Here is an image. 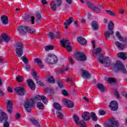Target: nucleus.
Masks as SVG:
<instances>
[{"label":"nucleus","instance_id":"obj_1","mask_svg":"<svg viewBox=\"0 0 127 127\" xmlns=\"http://www.w3.org/2000/svg\"><path fill=\"white\" fill-rule=\"evenodd\" d=\"M38 101H42L45 105L48 104V99L44 95H37L35 97L31 99H27L24 104V107L27 112H30L31 108L34 106L35 103H37Z\"/></svg>","mask_w":127,"mask_h":127},{"label":"nucleus","instance_id":"obj_2","mask_svg":"<svg viewBox=\"0 0 127 127\" xmlns=\"http://www.w3.org/2000/svg\"><path fill=\"white\" fill-rule=\"evenodd\" d=\"M17 30L19 34H24L26 32H29V33H35L36 32V31L34 29H31V28L26 26H18L17 27Z\"/></svg>","mask_w":127,"mask_h":127},{"label":"nucleus","instance_id":"obj_3","mask_svg":"<svg viewBox=\"0 0 127 127\" xmlns=\"http://www.w3.org/2000/svg\"><path fill=\"white\" fill-rule=\"evenodd\" d=\"M113 67L115 70L120 71V72H122L124 74L127 73V69L125 68V66H124L123 63L120 61H117L116 63L113 64Z\"/></svg>","mask_w":127,"mask_h":127},{"label":"nucleus","instance_id":"obj_4","mask_svg":"<svg viewBox=\"0 0 127 127\" xmlns=\"http://www.w3.org/2000/svg\"><path fill=\"white\" fill-rule=\"evenodd\" d=\"M114 23L113 21H110L108 25V30L105 32V35L106 38H110L111 35L114 34Z\"/></svg>","mask_w":127,"mask_h":127},{"label":"nucleus","instance_id":"obj_5","mask_svg":"<svg viewBox=\"0 0 127 127\" xmlns=\"http://www.w3.org/2000/svg\"><path fill=\"white\" fill-rule=\"evenodd\" d=\"M97 59L99 62L101 64H106V66H111L112 65V62L108 57L105 58L104 56L100 55Z\"/></svg>","mask_w":127,"mask_h":127},{"label":"nucleus","instance_id":"obj_6","mask_svg":"<svg viewBox=\"0 0 127 127\" xmlns=\"http://www.w3.org/2000/svg\"><path fill=\"white\" fill-rule=\"evenodd\" d=\"M62 5V0H53L51 2L50 7L53 11L57 10V7Z\"/></svg>","mask_w":127,"mask_h":127},{"label":"nucleus","instance_id":"obj_7","mask_svg":"<svg viewBox=\"0 0 127 127\" xmlns=\"http://www.w3.org/2000/svg\"><path fill=\"white\" fill-rule=\"evenodd\" d=\"M23 47V44L21 42H17L15 44V53L18 57H21L22 54H23V50H22Z\"/></svg>","mask_w":127,"mask_h":127},{"label":"nucleus","instance_id":"obj_8","mask_svg":"<svg viewBox=\"0 0 127 127\" xmlns=\"http://www.w3.org/2000/svg\"><path fill=\"white\" fill-rule=\"evenodd\" d=\"M73 58L77 61H85L87 58L83 52H78L73 55Z\"/></svg>","mask_w":127,"mask_h":127},{"label":"nucleus","instance_id":"obj_9","mask_svg":"<svg viewBox=\"0 0 127 127\" xmlns=\"http://www.w3.org/2000/svg\"><path fill=\"white\" fill-rule=\"evenodd\" d=\"M58 59L57 57L54 55L49 54L47 58V62L48 64H56L57 63Z\"/></svg>","mask_w":127,"mask_h":127},{"label":"nucleus","instance_id":"obj_10","mask_svg":"<svg viewBox=\"0 0 127 127\" xmlns=\"http://www.w3.org/2000/svg\"><path fill=\"white\" fill-rule=\"evenodd\" d=\"M60 42L63 47L66 48L67 51H71V50H72V47L71 46L68 39H66L65 40L64 39L60 41Z\"/></svg>","mask_w":127,"mask_h":127},{"label":"nucleus","instance_id":"obj_11","mask_svg":"<svg viewBox=\"0 0 127 127\" xmlns=\"http://www.w3.org/2000/svg\"><path fill=\"white\" fill-rule=\"evenodd\" d=\"M106 127H118L119 123L116 121L115 118H111L109 120V123L106 124Z\"/></svg>","mask_w":127,"mask_h":127},{"label":"nucleus","instance_id":"obj_12","mask_svg":"<svg viewBox=\"0 0 127 127\" xmlns=\"http://www.w3.org/2000/svg\"><path fill=\"white\" fill-rule=\"evenodd\" d=\"M62 102L66 107L71 109L74 107V103L72 101L69 99H64L62 100Z\"/></svg>","mask_w":127,"mask_h":127},{"label":"nucleus","instance_id":"obj_13","mask_svg":"<svg viewBox=\"0 0 127 127\" xmlns=\"http://www.w3.org/2000/svg\"><path fill=\"white\" fill-rule=\"evenodd\" d=\"M109 108L111 111H117L119 108V104L116 101H112L109 104Z\"/></svg>","mask_w":127,"mask_h":127},{"label":"nucleus","instance_id":"obj_14","mask_svg":"<svg viewBox=\"0 0 127 127\" xmlns=\"http://www.w3.org/2000/svg\"><path fill=\"white\" fill-rule=\"evenodd\" d=\"M6 108L9 114L10 115L11 114H12V111L13 109L12 108V102L11 101L7 100L6 102Z\"/></svg>","mask_w":127,"mask_h":127},{"label":"nucleus","instance_id":"obj_15","mask_svg":"<svg viewBox=\"0 0 127 127\" xmlns=\"http://www.w3.org/2000/svg\"><path fill=\"white\" fill-rule=\"evenodd\" d=\"M87 5L89 7V8H91L92 9V10H94L95 12H100L101 9L99 8L98 7L95 6L94 5H93V3L91 2H86Z\"/></svg>","mask_w":127,"mask_h":127},{"label":"nucleus","instance_id":"obj_16","mask_svg":"<svg viewBox=\"0 0 127 127\" xmlns=\"http://www.w3.org/2000/svg\"><path fill=\"white\" fill-rule=\"evenodd\" d=\"M1 37L2 38L0 37V42H2L3 40L5 42L7 43V42H9L10 40V37L6 35V34H2Z\"/></svg>","mask_w":127,"mask_h":127},{"label":"nucleus","instance_id":"obj_17","mask_svg":"<svg viewBox=\"0 0 127 127\" xmlns=\"http://www.w3.org/2000/svg\"><path fill=\"white\" fill-rule=\"evenodd\" d=\"M15 92L19 96H23L24 95V88L20 87H16L14 89Z\"/></svg>","mask_w":127,"mask_h":127},{"label":"nucleus","instance_id":"obj_18","mask_svg":"<svg viewBox=\"0 0 127 127\" xmlns=\"http://www.w3.org/2000/svg\"><path fill=\"white\" fill-rule=\"evenodd\" d=\"M115 34L120 41H122V42H127V38H124L123 36L121 35V33H119V31H116Z\"/></svg>","mask_w":127,"mask_h":127},{"label":"nucleus","instance_id":"obj_19","mask_svg":"<svg viewBox=\"0 0 127 127\" xmlns=\"http://www.w3.org/2000/svg\"><path fill=\"white\" fill-rule=\"evenodd\" d=\"M7 115L5 114V113L0 111V122H2L3 120L6 122L7 121Z\"/></svg>","mask_w":127,"mask_h":127},{"label":"nucleus","instance_id":"obj_20","mask_svg":"<svg viewBox=\"0 0 127 127\" xmlns=\"http://www.w3.org/2000/svg\"><path fill=\"white\" fill-rule=\"evenodd\" d=\"M82 118L85 121H88L91 119V115L88 112H84L82 114Z\"/></svg>","mask_w":127,"mask_h":127},{"label":"nucleus","instance_id":"obj_21","mask_svg":"<svg viewBox=\"0 0 127 127\" xmlns=\"http://www.w3.org/2000/svg\"><path fill=\"white\" fill-rule=\"evenodd\" d=\"M27 83L28 84L29 87L31 89V90L35 89V83L31 79H28L27 81Z\"/></svg>","mask_w":127,"mask_h":127},{"label":"nucleus","instance_id":"obj_22","mask_svg":"<svg viewBox=\"0 0 127 127\" xmlns=\"http://www.w3.org/2000/svg\"><path fill=\"white\" fill-rule=\"evenodd\" d=\"M77 40L81 45H86L87 44V41L82 37H78Z\"/></svg>","mask_w":127,"mask_h":127},{"label":"nucleus","instance_id":"obj_23","mask_svg":"<svg viewBox=\"0 0 127 127\" xmlns=\"http://www.w3.org/2000/svg\"><path fill=\"white\" fill-rule=\"evenodd\" d=\"M82 76L83 79H90V73L86 70L82 71Z\"/></svg>","mask_w":127,"mask_h":127},{"label":"nucleus","instance_id":"obj_24","mask_svg":"<svg viewBox=\"0 0 127 127\" xmlns=\"http://www.w3.org/2000/svg\"><path fill=\"white\" fill-rule=\"evenodd\" d=\"M117 56L119 58L123 59V60H126L127 58V53L120 52L117 54Z\"/></svg>","mask_w":127,"mask_h":127},{"label":"nucleus","instance_id":"obj_25","mask_svg":"<svg viewBox=\"0 0 127 127\" xmlns=\"http://www.w3.org/2000/svg\"><path fill=\"white\" fill-rule=\"evenodd\" d=\"M30 122L31 124H32V125L35 126V127H41V126L39 124V123H38V122H37V120H36L34 118L31 119L30 120Z\"/></svg>","mask_w":127,"mask_h":127},{"label":"nucleus","instance_id":"obj_26","mask_svg":"<svg viewBox=\"0 0 127 127\" xmlns=\"http://www.w3.org/2000/svg\"><path fill=\"white\" fill-rule=\"evenodd\" d=\"M92 27L93 30H98L99 29V23L96 21H94L92 23Z\"/></svg>","mask_w":127,"mask_h":127},{"label":"nucleus","instance_id":"obj_27","mask_svg":"<svg viewBox=\"0 0 127 127\" xmlns=\"http://www.w3.org/2000/svg\"><path fill=\"white\" fill-rule=\"evenodd\" d=\"M1 20L3 24H7L8 23V18L5 15L1 16Z\"/></svg>","mask_w":127,"mask_h":127},{"label":"nucleus","instance_id":"obj_28","mask_svg":"<svg viewBox=\"0 0 127 127\" xmlns=\"http://www.w3.org/2000/svg\"><path fill=\"white\" fill-rule=\"evenodd\" d=\"M46 80L47 82L50 83L51 84H54V83H55V80H54L53 76H52L47 77Z\"/></svg>","mask_w":127,"mask_h":127},{"label":"nucleus","instance_id":"obj_29","mask_svg":"<svg viewBox=\"0 0 127 127\" xmlns=\"http://www.w3.org/2000/svg\"><path fill=\"white\" fill-rule=\"evenodd\" d=\"M97 87L98 89L101 92V93H104L105 92V90H106V87L104 86L103 84L99 83L97 85Z\"/></svg>","mask_w":127,"mask_h":127},{"label":"nucleus","instance_id":"obj_30","mask_svg":"<svg viewBox=\"0 0 127 127\" xmlns=\"http://www.w3.org/2000/svg\"><path fill=\"white\" fill-rule=\"evenodd\" d=\"M34 62L37 63L40 68H43V64H42V61L39 58H36L34 60Z\"/></svg>","mask_w":127,"mask_h":127},{"label":"nucleus","instance_id":"obj_31","mask_svg":"<svg viewBox=\"0 0 127 127\" xmlns=\"http://www.w3.org/2000/svg\"><path fill=\"white\" fill-rule=\"evenodd\" d=\"M115 44L119 49H123V48L125 47V45L121 43L118 41H115Z\"/></svg>","mask_w":127,"mask_h":127},{"label":"nucleus","instance_id":"obj_32","mask_svg":"<svg viewBox=\"0 0 127 127\" xmlns=\"http://www.w3.org/2000/svg\"><path fill=\"white\" fill-rule=\"evenodd\" d=\"M73 118L75 124H76V125H80V122H81V121H80V119H79L78 116H77L76 114H74Z\"/></svg>","mask_w":127,"mask_h":127},{"label":"nucleus","instance_id":"obj_33","mask_svg":"<svg viewBox=\"0 0 127 127\" xmlns=\"http://www.w3.org/2000/svg\"><path fill=\"white\" fill-rule=\"evenodd\" d=\"M74 20V19H73V17H70L69 19L66 20L64 23V25H70L72 22H73Z\"/></svg>","mask_w":127,"mask_h":127},{"label":"nucleus","instance_id":"obj_34","mask_svg":"<svg viewBox=\"0 0 127 127\" xmlns=\"http://www.w3.org/2000/svg\"><path fill=\"white\" fill-rule=\"evenodd\" d=\"M57 117H58V119H60V120H62L63 118H64V115L63 114H62L60 111H57L56 112Z\"/></svg>","mask_w":127,"mask_h":127},{"label":"nucleus","instance_id":"obj_35","mask_svg":"<svg viewBox=\"0 0 127 127\" xmlns=\"http://www.w3.org/2000/svg\"><path fill=\"white\" fill-rule=\"evenodd\" d=\"M54 109H56V110H58L59 111L61 110V106H60V104L57 103H54Z\"/></svg>","mask_w":127,"mask_h":127},{"label":"nucleus","instance_id":"obj_36","mask_svg":"<svg viewBox=\"0 0 127 127\" xmlns=\"http://www.w3.org/2000/svg\"><path fill=\"white\" fill-rule=\"evenodd\" d=\"M37 107L40 110H43L44 109V105L42 102H38L37 103Z\"/></svg>","mask_w":127,"mask_h":127},{"label":"nucleus","instance_id":"obj_37","mask_svg":"<svg viewBox=\"0 0 127 127\" xmlns=\"http://www.w3.org/2000/svg\"><path fill=\"white\" fill-rule=\"evenodd\" d=\"M101 51H102V48H97L95 50V51L94 52V53H95L96 56H97V55H99V54H100V53H101Z\"/></svg>","mask_w":127,"mask_h":127},{"label":"nucleus","instance_id":"obj_38","mask_svg":"<svg viewBox=\"0 0 127 127\" xmlns=\"http://www.w3.org/2000/svg\"><path fill=\"white\" fill-rule=\"evenodd\" d=\"M116 81H117V80L114 78L110 77L108 79V82L110 84H112V83H116Z\"/></svg>","mask_w":127,"mask_h":127},{"label":"nucleus","instance_id":"obj_39","mask_svg":"<svg viewBox=\"0 0 127 127\" xmlns=\"http://www.w3.org/2000/svg\"><path fill=\"white\" fill-rule=\"evenodd\" d=\"M66 82H69V81L71 82V85L74 86V81H73V78L71 77H68L67 78H66Z\"/></svg>","mask_w":127,"mask_h":127},{"label":"nucleus","instance_id":"obj_40","mask_svg":"<svg viewBox=\"0 0 127 127\" xmlns=\"http://www.w3.org/2000/svg\"><path fill=\"white\" fill-rule=\"evenodd\" d=\"M32 75L35 80H37V74L35 72V71H34V69L32 70Z\"/></svg>","mask_w":127,"mask_h":127},{"label":"nucleus","instance_id":"obj_41","mask_svg":"<svg viewBox=\"0 0 127 127\" xmlns=\"http://www.w3.org/2000/svg\"><path fill=\"white\" fill-rule=\"evenodd\" d=\"M106 12L110 15H112V16H116V13L111 10H107Z\"/></svg>","mask_w":127,"mask_h":127},{"label":"nucleus","instance_id":"obj_42","mask_svg":"<svg viewBox=\"0 0 127 127\" xmlns=\"http://www.w3.org/2000/svg\"><path fill=\"white\" fill-rule=\"evenodd\" d=\"M16 81L19 82H22V81H23V77L18 75L16 77Z\"/></svg>","mask_w":127,"mask_h":127},{"label":"nucleus","instance_id":"obj_43","mask_svg":"<svg viewBox=\"0 0 127 127\" xmlns=\"http://www.w3.org/2000/svg\"><path fill=\"white\" fill-rule=\"evenodd\" d=\"M46 51H49V50H53L54 47L53 46H47L45 48Z\"/></svg>","mask_w":127,"mask_h":127},{"label":"nucleus","instance_id":"obj_44","mask_svg":"<svg viewBox=\"0 0 127 127\" xmlns=\"http://www.w3.org/2000/svg\"><path fill=\"white\" fill-rule=\"evenodd\" d=\"M45 91L46 92V93H48V94H51V93H52L53 90H52V89H50L47 87L45 89Z\"/></svg>","mask_w":127,"mask_h":127},{"label":"nucleus","instance_id":"obj_45","mask_svg":"<svg viewBox=\"0 0 127 127\" xmlns=\"http://www.w3.org/2000/svg\"><path fill=\"white\" fill-rule=\"evenodd\" d=\"M21 59L25 64H27V63H28V60H27V58H26L25 56H23L21 58Z\"/></svg>","mask_w":127,"mask_h":127},{"label":"nucleus","instance_id":"obj_46","mask_svg":"<svg viewBox=\"0 0 127 127\" xmlns=\"http://www.w3.org/2000/svg\"><path fill=\"white\" fill-rule=\"evenodd\" d=\"M80 127H87L86 126V123L84 122V120H82L80 121Z\"/></svg>","mask_w":127,"mask_h":127},{"label":"nucleus","instance_id":"obj_47","mask_svg":"<svg viewBox=\"0 0 127 127\" xmlns=\"http://www.w3.org/2000/svg\"><path fill=\"white\" fill-rule=\"evenodd\" d=\"M91 115L93 121H97V116H96V114L94 112H92L91 113Z\"/></svg>","mask_w":127,"mask_h":127},{"label":"nucleus","instance_id":"obj_48","mask_svg":"<svg viewBox=\"0 0 127 127\" xmlns=\"http://www.w3.org/2000/svg\"><path fill=\"white\" fill-rule=\"evenodd\" d=\"M62 93L64 96H65V97H68V92L66 90H63L62 91Z\"/></svg>","mask_w":127,"mask_h":127},{"label":"nucleus","instance_id":"obj_49","mask_svg":"<svg viewBox=\"0 0 127 127\" xmlns=\"http://www.w3.org/2000/svg\"><path fill=\"white\" fill-rule=\"evenodd\" d=\"M36 16L38 20H39V19L41 18V15L40 14V13L39 12H36Z\"/></svg>","mask_w":127,"mask_h":127},{"label":"nucleus","instance_id":"obj_50","mask_svg":"<svg viewBox=\"0 0 127 127\" xmlns=\"http://www.w3.org/2000/svg\"><path fill=\"white\" fill-rule=\"evenodd\" d=\"M55 36L56 38H61V33H60V32H56V34Z\"/></svg>","mask_w":127,"mask_h":127},{"label":"nucleus","instance_id":"obj_51","mask_svg":"<svg viewBox=\"0 0 127 127\" xmlns=\"http://www.w3.org/2000/svg\"><path fill=\"white\" fill-rule=\"evenodd\" d=\"M35 20V17L34 16H31L30 19L31 24H34V21Z\"/></svg>","mask_w":127,"mask_h":127},{"label":"nucleus","instance_id":"obj_52","mask_svg":"<svg viewBox=\"0 0 127 127\" xmlns=\"http://www.w3.org/2000/svg\"><path fill=\"white\" fill-rule=\"evenodd\" d=\"M105 114H106V112H105V111L104 110H100L99 112V115H100V116H104Z\"/></svg>","mask_w":127,"mask_h":127},{"label":"nucleus","instance_id":"obj_53","mask_svg":"<svg viewBox=\"0 0 127 127\" xmlns=\"http://www.w3.org/2000/svg\"><path fill=\"white\" fill-rule=\"evenodd\" d=\"M114 95L116 96L117 99H120V94H119V92H118L117 90H115Z\"/></svg>","mask_w":127,"mask_h":127},{"label":"nucleus","instance_id":"obj_54","mask_svg":"<svg viewBox=\"0 0 127 127\" xmlns=\"http://www.w3.org/2000/svg\"><path fill=\"white\" fill-rule=\"evenodd\" d=\"M36 81H37V84L38 86H41V87H42V86H43V83H42L41 81H39L37 80H36Z\"/></svg>","mask_w":127,"mask_h":127},{"label":"nucleus","instance_id":"obj_55","mask_svg":"<svg viewBox=\"0 0 127 127\" xmlns=\"http://www.w3.org/2000/svg\"><path fill=\"white\" fill-rule=\"evenodd\" d=\"M20 119V114L19 113H16L15 115V119L19 120Z\"/></svg>","mask_w":127,"mask_h":127},{"label":"nucleus","instance_id":"obj_56","mask_svg":"<svg viewBox=\"0 0 127 127\" xmlns=\"http://www.w3.org/2000/svg\"><path fill=\"white\" fill-rule=\"evenodd\" d=\"M4 127H9V124L7 122H5L3 125Z\"/></svg>","mask_w":127,"mask_h":127},{"label":"nucleus","instance_id":"obj_57","mask_svg":"<svg viewBox=\"0 0 127 127\" xmlns=\"http://www.w3.org/2000/svg\"><path fill=\"white\" fill-rule=\"evenodd\" d=\"M58 85L60 88H63V87H64V84H63V82H59L58 83Z\"/></svg>","mask_w":127,"mask_h":127},{"label":"nucleus","instance_id":"obj_58","mask_svg":"<svg viewBox=\"0 0 127 127\" xmlns=\"http://www.w3.org/2000/svg\"><path fill=\"white\" fill-rule=\"evenodd\" d=\"M4 96V92L2 91L1 88H0V97H3Z\"/></svg>","mask_w":127,"mask_h":127},{"label":"nucleus","instance_id":"obj_59","mask_svg":"<svg viewBox=\"0 0 127 127\" xmlns=\"http://www.w3.org/2000/svg\"><path fill=\"white\" fill-rule=\"evenodd\" d=\"M48 36L51 37V38H54V34H53V33H49Z\"/></svg>","mask_w":127,"mask_h":127},{"label":"nucleus","instance_id":"obj_60","mask_svg":"<svg viewBox=\"0 0 127 127\" xmlns=\"http://www.w3.org/2000/svg\"><path fill=\"white\" fill-rule=\"evenodd\" d=\"M24 69L26 70V71H28V70L30 69V65H26L24 67Z\"/></svg>","mask_w":127,"mask_h":127},{"label":"nucleus","instance_id":"obj_61","mask_svg":"<svg viewBox=\"0 0 127 127\" xmlns=\"http://www.w3.org/2000/svg\"><path fill=\"white\" fill-rule=\"evenodd\" d=\"M65 1L68 4H72V0H65Z\"/></svg>","mask_w":127,"mask_h":127},{"label":"nucleus","instance_id":"obj_62","mask_svg":"<svg viewBox=\"0 0 127 127\" xmlns=\"http://www.w3.org/2000/svg\"><path fill=\"white\" fill-rule=\"evenodd\" d=\"M7 91L8 92H9V93H12V92H13L12 89H11V88H10V87H8Z\"/></svg>","mask_w":127,"mask_h":127},{"label":"nucleus","instance_id":"obj_63","mask_svg":"<svg viewBox=\"0 0 127 127\" xmlns=\"http://www.w3.org/2000/svg\"><path fill=\"white\" fill-rule=\"evenodd\" d=\"M42 3L43 4H47V1L46 0H42Z\"/></svg>","mask_w":127,"mask_h":127},{"label":"nucleus","instance_id":"obj_64","mask_svg":"<svg viewBox=\"0 0 127 127\" xmlns=\"http://www.w3.org/2000/svg\"><path fill=\"white\" fill-rule=\"evenodd\" d=\"M119 13L121 14H124V13H125V10H120Z\"/></svg>","mask_w":127,"mask_h":127}]
</instances>
